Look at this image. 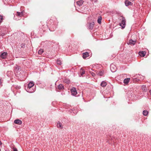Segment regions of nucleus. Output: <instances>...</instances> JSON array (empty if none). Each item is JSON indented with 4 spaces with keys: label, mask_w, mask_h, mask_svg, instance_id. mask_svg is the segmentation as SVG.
Instances as JSON below:
<instances>
[{
    "label": "nucleus",
    "mask_w": 151,
    "mask_h": 151,
    "mask_svg": "<svg viewBox=\"0 0 151 151\" xmlns=\"http://www.w3.org/2000/svg\"><path fill=\"white\" fill-rule=\"evenodd\" d=\"M122 19L121 23H120V25L122 26V28H124L125 27L126 20L125 18L124 17H122Z\"/></svg>",
    "instance_id": "nucleus-1"
},
{
    "label": "nucleus",
    "mask_w": 151,
    "mask_h": 151,
    "mask_svg": "<svg viewBox=\"0 0 151 151\" xmlns=\"http://www.w3.org/2000/svg\"><path fill=\"white\" fill-rule=\"evenodd\" d=\"M73 96H75L77 93L76 90L75 88H73L70 90Z\"/></svg>",
    "instance_id": "nucleus-2"
},
{
    "label": "nucleus",
    "mask_w": 151,
    "mask_h": 151,
    "mask_svg": "<svg viewBox=\"0 0 151 151\" xmlns=\"http://www.w3.org/2000/svg\"><path fill=\"white\" fill-rule=\"evenodd\" d=\"M7 53L6 52H4L1 55V57L3 59H5L7 56Z\"/></svg>",
    "instance_id": "nucleus-3"
},
{
    "label": "nucleus",
    "mask_w": 151,
    "mask_h": 151,
    "mask_svg": "<svg viewBox=\"0 0 151 151\" xmlns=\"http://www.w3.org/2000/svg\"><path fill=\"white\" fill-rule=\"evenodd\" d=\"M110 69L112 72H114L116 70V68L114 65L111 64L110 66Z\"/></svg>",
    "instance_id": "nucleus-4"
},
{
    "label": "nucleus",
    "mask_w": 151,
    "mask_h": 151,
    "mask_svg": "<svg viewBox=\"0 0 151 151\" xmlns=\"http://www.w3.org/2000/svg\"><path fill=\"white\" fill-rule=\"evenodd\" d=\"M136 40H133L132 39L129 40L128 42L127 43L128 44L131 45H134L136 43Z\"/></svg>",
    "instance_id": "nucleus-5"
},
{
    "label": "nucleus",
    "mask_w": 151,
    "mask_h": 151,
    "mask_svg": "<svg viewBox=\"0 0 151 151\" xmlns=\"http://www.w3.org/2000/svg\"><path fill=\"white\" fill-rule=\"evenodd\" d=\"M56 126L58 128L61 129L63 128V125L62 123H57Z\"/></svg>",
    "instance_id": "nucleus-6"
},
{
    "label": "nucleus",
    "mask_w": 151,
    "mask_h": 151,
    "mask_svg": "<svg viewBox=\"0 0 151 151\" xmlns=\"http://www.w3.org/2000/svg\"><path fill=\"white\" fill-rule=\"evenodd\" d=\"M125 4L127 6L129 5H132V3L131 2L128 0H126L125 1Z\"/></svg>",
    "instance_id": "nucleus-7"
},
{
    "label": "nucleus",
    "mask_w": 151,
    "mask_h": 151,
    "mask_svg": "<svg viewBox=\"0 0 151 151\" xmlns=\"http://www.w3.org/2000/svg\"><path fill=\"white\" fill-rule=\"evenodd\" d=\"M139 54L141 57H144L146 54V52L145 51L139 52Z\"/></svg>",
    "instance_id": "nucleus-8"
},
{
    "label": "nucleus",
    "mask_w": 151,
    "mask_h": 151,
    "mask_svg": "<svg viewBox=\"0 0 151 151\" xmlns=\"http://www.w3.org/2000/svg\"><path fill=\"white\" fill-rule=\"evenodd\" d=\"M34 86V83L32 82H30L28 84V87L30 88Z\"/></svg>",
    "instance_id": "nucleus-9"
},
{
    "label": "nucleus",
    "mask_w": 151,
    "mask_h": 151,
    "mask_svg": "<svg viewBox=\"0 0 151 151\" xmlns=\"http://www.w3.org/2000/svg\"><path fill=\"white\" fill-rule=\"evenodd\" d=\"M89 55L88 53V52H85L83 54V58L84 59H85L86 58L88 57Z\"/></svg>",
    "instance_id": "nucleus-10"
},
{
    "label": "nucleus",
    "mask_w": 151,
    "mask_h": 151,
    "mask_svg": "<svg viewBox=\"0 0 151 151\" xmlns=\"http://www.w3.org/2000/svg\"><path fill=\"white\" fill-rule=\"evenodd\" d=\"M83 0H81L80 1H77L76 3L78 5L80 6L83 4Z\"/></svg>",
    "instance_id": "nucleus-11"
},
{
    "label": "nucleus",
    "mask_w": 151,
    "mask_h": 151,
    "mask_svg": "<svg viewBox=\"0 0 151 151\" xmlns=\"http://www.w3.org/2000/svg\"><path fill=\"white\" fill-rule=\"evenodd\" d=\"M130 80V78H127L124 79V83L126 84H127Z\"/></svg>",
    "instance_id": "nucleus-12"
},
{
    "label": "nucleus",
    "mask_w": 151,
    "mask_h": 151,
    "mask_svg": "<svg viewBox=\"0 0 151 151\" xmlns=\"http://www.w3.org/2000/svg\"><path fill=\"white\" fill-rule=\"evenodd\" d=\"M106 83L105 81H103L101 84V86L102 87H104L106 86Z\"/></svg>",
    "instance_id": "nucleus-13"
},
{
    "label": "nucleus",
    "mask_w": 151,
    "mask_h": 151,
    "mask_svg": "<svg viewBox=\"0 0 151 151\" xmlns=\"http://www.w3.org/2000/svg\"><path fill=\"white\" fill-rule=\"evenodd\" d=\"M94 25V23L93 22L92 23H91L90 24H89L88 27L90 29H92Z\"/></svg>",
    "instance_id": "nucleus-14"
},
{
    "label": "nucleus",
    "mask_w": 151,
    "mask_h": 151,
    "mask_svg": "<svg viewBox=\"0 0 151 151\" xmlns=\"http://www.w3.org/2000/svg\"><path fill=\"white\" fill-rule=\"evenodd\" d=\"M16 15L17 16L21 17L23 15V13L22 12H17Z\"/></svg>",
    "instance_id": "nucleus-15"
},
{
    "label": "nucleus",
    "mask_w": 151,
    "mask_h": 151,
    "mask_svg": "<svg viewBox=\"0 0 151 151\" xmlns=\"http://www.w3.org/2000/svg\"><path fill=\"white\" fill-rule=\"evenodd\" d=\"M142 90L144 91H146L147 90V89L146 86H142Z\"/></svg>",
    "instance_id": "nucleus-16"
},
{
    "label": "nucleus",
    "mask_w": 151,
    "mask_h": 151,
    "mask_svg": "<svg viewBox=\"0 0 151 151\" xmlns=\"http://www.w3.org/2000/svg\"><path fill=\"white\" fill-rule=\"evenodd\" d=\"M22 123H14V124L13 126L15 127L16 128H18V125L20 126L21 124ZM19 127H20V126Z\"/></svg>",
    "instance_id": "nucleus-17"
},
{
    "label": "nucleus",
    "mask_w": 151,
    "mask_h": 151,
    "mask_svg": "<svg viewBox=\"0 0 151 151\" xmlns=\"http://www.w3.org/2000/svg\"><path fill=\"white\" fill-rule=\"evenodd\" d=\"M63 86L62 84L59 85L58 87V89L59 90H60L63 89Z\"/></svg>",
    "instance_id": "nucleus-18"
},
{
    "label": "nucleus",
    "mask_w": 151,
    "mask_h": 151,
    "mask_svg": "<svg viewBox=\"0 0 151 151\" xmlns=\"http://www.w3.org/2000/svg\"><path fill=\"white\" fill-rule=\"evenodd\" d=\"M80 73L81 76H82L85 73V71L82 68H81L80 70Z\"/></svg>",
    "instance_id": "nucleus-19"
},
{
    "label": "nucleus",
    "mask_w": 151,
    "mask_h": 151,
    "mask_svg": "<svg viewBox=\"0 0 151 151\" xmlns=\"http://www.w3.org/2000/svg\"><path fill=\"white\" fill-rule=\"evenodd\" d=\"M148 111L146 110H144L143 112V114L144 115L146 116L148 114Z\"/></svg>",
    "instance_id": "nucleus-20"
},
{
    "label": "nucleus",
    "mask_w": 151,
    "mask_h": 151,
    "mask_svg": "<svg viewBox=\"0 0 151 151\" xmlns=\"http://www.w3.org/2000/svg\"><path fill=\"white\" fill-rule=\"evenodd\" d=\"M14 68L15 71H17L19 70L20 68V67L17 65H16Z\"/></svg>",
    "instance_id": "nucleus-21"
},
{
    "label": "nucleus",
    "mask_w": 151,
    "mask_h": 151,
    "mask_svg": "<svg viewBox=\"0 0 151 151\" xmlns=\"http://www.w3.org/2000/svg\"><path fill=\"white\" fill-rule=\"evenodd\" d=\"M101 19H102V17L101 16H100V17H99L98 19L97 20L98 23L99 24L101 23Z\"/></svg>",
    "instance_id": "nucleus-22"
},
{
    "label": "nucleus",
    "mask_w": 151,
    "mask_h": 151,
    "mask_svg": "<svg viewBox=\"0 0 151 151\" xmlns=\"http://www.w3.org/2000/svg\"><path fill=\"white\" fill-rule=\"evenodd\" d=\"M14 123H22V121L19 119H17L14 121Z\"/></svg>",
    "instance_id": "nucleus-23"
},
{
    "label": "nucleus",
    "mask_w": 151,
    "mask_h": 151,
    "mask_svg": "<svg viewBox=\"0 0 151 151\" xmlns=\"http://www.w3.org/2000/svg\"><path fill=\"white\" fill-rule=\"evenodd\" d=\"M44 52V50L42 49H40L38 51V54H41Z\"/></svg>",
    "instance_id": "nucleus-24"
},
{
    "label": "nucleus",
    "mask_w": 151,
    "mask_h": 151,
    "mask_svg": "<svg viewBox=\"0 0 151 151\" xmlns=\"http://www.w3.org/2000/svg\"><path fill=\"white\" fill-rule=\"evenodd\" d=\"M57 63L58 65H61L62 63L61 61L58 59L57 60Z\"/></svg>",
    "instance_id": "nucleus-25"
},
{
    "label": "nucleus",
    "mask_w": 151,
    "mask_h": 151,
    "mask_svg": "<svg viewBox=\"0 0 151 151\" xmlns=\"http://www.w3.org/2000/svg\"><path fill=\"white\" fill-rule=\"evenodd\" d=\"M98 74L100 76H102L103 75V72L102 71H100L98 73Z\"/></svg>",
    "instance_id": "nucleus-26"
},
{
    "label": "nucleus",
    "mask_w": 151,
    "mask_h": 151,
    "mask_svg": "<svg viewBox=\"0 0 151 151\" xmlns=\"http://www.w3.org/2000/svg\"><path fill=\"white\" fill-rule=\"evenodd\" d=\"M64 81L68 84L70 82V81L68 80H64Z\"/></svg>",
    "instance_id": "nucleus-27"
},
{
    "label": "nucleus",
    "mask_w": 151,
    "mask_h": 151,
    "mask_svg": "<svg viewBox=\"0 0 151 151\" xmlns=\"http://www.w3.org/2000/svg\"><path fill=\"white\" fill-rule=\"evenodd\" d=\"M3 17L1 15H0V23L3 20Z\"/></svg>",
    "instance_id": "nucleus-28"
},
{
    "label": "nucleus",
    "mask_w": 151,
    "mask_h": 151,
    "mask_svg": "<svg viewBox=\"0 0 151 151\" xmlns=\"http://www.w3.org/2000/svg\"><path fill=\"white\" fill-rule=\"evenodd\" d=\"M12 149L13 151H18L17 148L15 147H13Z\"/></svg>",
    "instance_id": "nucleus-29"
},
{
    "label": "nucleus",
    "mask_w": 151,
    "mask_h": 151,
    "mask_svg": "<svg viewBox=\"0 0 151 151\" xmlns=\"http://www.w3.org/2000/svg\"><path fill=\"white\" fill-rule=\"evenodd\" d=\"M91 74H92V76H95V73H91Z\"/></svg>",
    "instance_id": "nucleus-30"
},
{
    "label": "nucleus",
    "mask_w": 151,
    "mask_h": 151,
    "mask_svg": "<svg viewBox=\"0 0 151 151\" xmlns=\"http://www.w3.org/2000/svg\"><path fill=\"white\" fill-rule=\"evenodd\" d=\"M2 145V143L1 141H0V145Z\"/></svg>",
    "instance_id": "nucleus-31"
},
{
    "label": "nucleus",
    "mask_w": 151,
    "mask_h": 151,
    "mask_svg": "<svg viewBox=\"0 0 151 151\" xmlns=\"http://www.w3.org/2000/svg\"><path fill=\"white\" fill-rule=\"evenodd\" d=\"M1 79L0 78V86L1 85Z\"/></svg>",
    "instance_id": "nucleus-32"
},
{
    "label": "nucleus",
    "mask_w": 151,
    "mask_h": 151,
    "mask_svg": "<svg viewBox=\"0 0 151 151\" xmlns=\"http://www.w3.org/2000/svg\"><path fill=\"white\" fill-rule=\"evenodd\" d=\"M150 94L151 95V90H150Z\"/></svg>",
    "instance_id": "nucleus-33"
},
{
    "label": "nucleus",
    "mask_w": 151,
    "mask_h": 151,
    "mask_svg": "<svg viewBox=\"0 0 151 151\" xmlns=\"http://www.w3.org/2000/svg\"><path fill=\"white\" fill-rule=\"evenodd\" d=\"M0 151H1V149H0Z\"/></svg>",
    "instance_id": "nucleus-34"
}]
</instances>
